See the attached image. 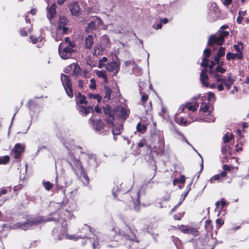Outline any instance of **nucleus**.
<instances>
[{
	"label": "nucleus",
	"instance_id": "nucleus-17",
	"mask_svg": "<svg viewBox=\"0 0 249 249\" xmlns=\"http://www.w3.org/2000/svg\"><path fill=\"white\" fill-rule=\"evenodd\" d=\"M200 79L204 87L208 88L209 86L208 81L209 80V77L207 74V69H203L201 70Z\"/></svg>",
	"mask_w": 249,
	"mask_h": 249
},
{
	"label": "nucleus",
	"instance_id": "nucleus-22",
	"mask_svg": "<svg viewBox=\"0 0 249 249\" xmlns=\"http://www.w3.org/2000/svg\"><path fill=\"white\" fill-rule=\"evenodd\" d=\"M48 18L52 19L56 15L55 4L53 3L51 6L48 8Z\"/></svg>",
	"mask_w": 249,
	"mask_h": 249
},
{
	"label": "nucleus",
	"instance_id": "nucleus-49",
	"mask_svg": "<svg viewBox=\"0 0 249 249\" xmlns=\"http://www.w3.org/2000/svg\"><path fill=\"white\" fill-rule=\"evenodd\" d=\"M208 100L210 101H214L216 100L215 96L213 92L210 91L208 92Z\"/></svg>",
	"mask_w": 249,
	"mask_h": 249
},
{
	"label": "nucleus",
	"instance_id": "nucleus-61",
	"mask_svg": "<svg viewBox=\"0 0 249 249\" xmlns=\"http://www.w3.org/2000/svg\"><path fill=\"white\" fill-rule=\"evenodd\" d=\"M148 99V95L146 94H142L141 100L143 103H145Z\"/></svg>",
	"mask_w": 249,
	"mask_h": 249
},
{
	"label": "nucleus",
	"instance_id": "nucleus-45",
	"mask_svg": "<svg viewBox=\"0 0 249 249\" xmlns=\"http://www.w3.org/2000/svg\"><path fill=\"white\" fill-rule=\"evenodd\" d=\"M43 185L47 191H50L53 187V184L49 181L43 182Z\"/></svg>",
	"mask_w": 249,
	"mask_h": 249
},
{
	"label": "nucleus",
	"instance_id": "nucleus-43",
	"mask_svg": "<svg viewBox=\"0 0 249 249\" xmlns=\"http://www.w3.org/2000/svg\"><path fill=\"white\" fill-rule=\"evenodd\" d=\"M144 146H146V147L150 148V146L147 143L146 140L143 138L138 143L137 147L138 148H141L143 147Z\"/></svg>",
	"mask_w": 249,
	"mask_h": 249
},
{
	"label": "nucleus",
	"instance_id": "nucleus-21",
	"mask_svg": "<svg viewBox=\"0 0 249 249\" xmlns=\"http://www.w3.org/2000/svg\"><path fill=\"white\" fill-rule=\"evenodd\" d=\"M243 53H232L230 52L227 53L226 54V59L228 60H234L236 59L241 60L243 59Z\"/></svg>",
	"mask_w": 249,
	"mask_h": 249
},
{
	"label": "nucleus",
	"instance_id": "nucleus-55",
	"mask_svg": "<svg viewBox=\"0 0 249 249\" xmlns=\"http://www.w3.org/2000/svg\"><path fill=\"white\" fill-rule=\"evenodd\" d=\"M225 53V48L221 47L219 49V50H218V52L217 53L216 55H218L220 57H222V56L224 55Z\"/></svg>",
	"mask_w": 249,
	"mask_h": 249
},
{
	"label": "nucleus",
	"instance_id": "nucleus-2",
	"mask_svg": "<svg viewBox=\"0 0 249 249\" xmlns=\"http://www.w3.org/2000/svg\"><path fill=\"white\" fill-rule=\"evenodd\" d=\"M128 228L130 229L129 227ZM124 237L131 241L128 249H145L146 247L144 242L137 239L135 234L130 229L129 233L124 234Z\"/></svg>",
	"mask_w": 249,
	"mask_h": 249
},
{
	"label": "nucleus",
	"instance_id": "nucleus-13",
	"mask_svg": "<svg viewBox=\"0 0 249 249\" xmlns=\"http://www.w3.org/2000/svg\"><path fill=\"white\" fill-rule=\"evenodd\" d=\"M198 107V104H192L191 103H186L185 105L182 106L178 110L179 113L186 112V111H195Z\"/></svg>",
	"mask_w": 249,
	"mask_h": 249
},
{
	"label": "nucleus",
	"instance_id": "nucleus-15",
	"mask_svg": "<svg viewBox=\"0 0 249 249\" xmlns=\"http://www.w3.org/2000/svg\"><path fill=\"white\" fill-rule=\"evenodd\" d=\"M79 113L84 117L87 116L90 112L93 111V106L78 105L77 107Z\"/></svg>",
	"mask_w": 249,
	"mask_h": 249
},
{
	"label": "nucleus",
	"instance_id": "nucleus-16",
	"mask_svg": "<svg viewBox=\"0 0 249 249\" xmlns=\"http://www.w3.org/2000/svg\"><path fill=\"white\" fill-rule=\"evenodd\" d=\"M224 43L222 42L220 38L216 35H211L208 39L207 44L209 46H213L214 45H221Z\"/></svg>",
	"mask_w": 249,
	"mask_h": 249
},
{
	"label": "nucleus",
	"instance_id": "nucleus-53",
	"mask_svg": "<svg viewBox=\"0 0 249 249\" xmlns=\"http://www.w3.org/2000/svg\"><path fill=\"white\" fill-rule=\"evenodd\" d=\"M89 88L92 89H95L96 88V80L94 78H91L90 80Z\"/></svg>",
	"mask_w": 249,
	"mask_h": 249
},
{
	"label": "nucleus",
	"instance_id": "nucleus-25",
	"mask_svg": "<svg viewBox=\"0 0 249 249\" xmlns=\"http://www.w3.org/2000/svg\"><path fill=\"white\" fill-rule=\"evenodd\" d=\"M210 76L216 78L217 82H225L226 81V78L223 75H220L216 72H213L212 71H209Z\"/></svg>",
	"mask_w": 249,
	"mask_h": 249
},
{
	"label": "nucleus",
	"instance_id": "nucleus-35",
	"mask_svg": "<svg viewBox=\"0 0 249 249\" xmlns=\"http://www.w3.org/2000/svg\"><path fill=\"white\" fill-rule=\"evenodd\" d=\"M234 139V135L232 133L227 132L223 138V142L225 143H229L231 140Z\"/></svg>",
	"mask_w": 249,
	"mask_h": 249
},
{
	"label": "nucleus",
	"instance_id": "nucleus-58",
	"mask_svg": "<svg viewBox=\"0 0 249 249\" xmlns=\"http://www.w3.org/2000/svg\"><path fill=\"white\" fill-rule=\"evenodd\" d=\"M222 168L223 169V171L222 172H225V173H227V172L231 171V167L228 165V164H224L223 165Z\"/></svg>",
	"mask_w": 249,
	"mask_h": 249
},
{
	"label": "nucleus",
	"instance_id": "nucleus-24",
	"mask_svg": "<svg viewBox=\"0 0 249 249\" xmlns=\"http://www.w3.org/2000/svg\"><path fill=\"white\" fill-rule=\"evenodd\" d=\"M76 98H77V101H76L77 106L82 104L87 105L88 101L86 100V97L85 95H82L81 92H79L78 93V95Z\"/></svg>",
	"mask_w": 249,
	"mask_h": 249
},
{
	"label": "nucleus",
	"instance_id": "nucleus-40",
	"mask_svg": "<svg viewBox=\"0 0 249 249\" xmlns=\"http://www.w3.org/2000/svg\"><path fill=\"white\" fill-rule=\"evenodd\" d=\"M209 71H212L213 72H216L217 73H220L222 74L226 71V69L221 66L220 65H217L214 70H210Z\"/></svg>",
	"mask_w": 249,
	"mask_h": 249
},
{
	"label": "nucleus",
	"instance_id": "nucleus-30",
	"mask_svg": "<svg viewBox=\"0 0 249 249\" xmlns=\"http://www.w3.org/2000/svg\"><path fill=\"white\" fill-rule=\"evenodd\" d=\"M90 19H92L97 28H100L103 25V22L102 19L97 16H92L90 17Z\"/></svg>",
	"mask_w": 249,
	"mask_h": 249
},
{
	"label": "nucleus",
	"instance_id": "nucleus-12",
	"mask_svg": "<svg viewBox=\"0 0 249 249\" xmlns=\"http://www.w3.org/2000/svg\"><path fill=\"white\" fill-rule=\"evenodd\" d=\"M105 67L108 71L113 72L114 75L118 73L120 70L119 64L115 61L107 63Z\"/></svg>",
	"mask_w": 249,
	"mask_h": 249
},
{
	"label": "nucleus",
	"instance_id": "nucleus-34",
	"mask_svg": "<svg viewBox=\"0 0 249 249\" xmlns=\"http://www.w3.org/2000/svg\"><path fill=\"white\" fill-rule=\"evenodd\" d=\"M104 89H105V96L104 98L105 99H107V100H110L111 99V96L112 94V90L111 89H110L108 86H104Z\"/></svg>",
	"mask_w": 249,
	"mask_h": 249
},
{
	"label": "nucleus",
	"instance_id": "nucleus-19",
	"mask_svg": "<svg viewBox=\"0 0 249 249\" xmlns=\"http://www.w3.org/2000/svg\"><path fill=\"white\" fill-rule=\"evenodd\" d=\"M227 173L221 172L220 174L213 176L209 180L211 183H214L215 181L221 182L226 177Z\"/></svg>",
	"mask_w": 249,
	"mask_h": 249
},
{
	"label": "nucleus",
	"instance_id": "nucleus-57",
	"mask_svg": "<svg viewBox=\"0 0 249 249\" xmlns=\"http://www.w3.org/2000/svg\"><path fill=\"white\" fill-rule=\"evenodd\" d=\"M241 13H242V11L240 10L238 12L239 15L237 17V19H236V21L238 24H241L243 19V18L241 16Z\"/></svg>",
	"mask_w": 249,
	"mask_h": 249
},
{
	"label": "nucleus",
	"instance_id": "nucleus-37",
	"mask_svg": "<svg viewBox=\"0 0 249 249\" xmlns=\"http://www.w3.org/2000/svg\"><path fill=\"white\" fill-rule=\"evenodd\" d=\"M218 37L220 38V39H221L223 43L225 41V38L227 37L229 35V33L228 31L221 30H219L218 31Z\"/></svg>",
	"mask_w": 249,
	"mask_h": 249
},
{
	"label": "nucleus",
	"instance_id": "nucleus-59",
	"mask_svg": "<svg viewBox=\"0 0 249 249\" xmlns=\"http://www.w3.org/2000/svg\"><path fill=\"white\" fill-rule=\"evenodd\" d=\"M19 34L21 36H28V33L24 28L20 30Z\"/></svg>",
	"mask_w": 249,
	"mask_h": 249
},
{
	"label": "nucleus",
	"instance_id": "nucleus-41",
	"mask_svg": "<svg viewBox=\"0 0 249 249\" xmlns=\"http://www.w3.org/2000/svg\"><path fill=\"white\" fill-rule=\"evenodd\" d=\"M10 161V157L8 155L0 157V164H6Z\"/></svg>",
	"mask_w": 249,
	"mask_h": 249
},
{
	"label": "nucleus",
	"instance_id": "nucleus-7",
	"mask_svg": "<svg viewBox=\"0 0 249 249\" xmlns=\"http://www.w3.org/2000/svg\"><path fill=\"white\" fill-rule=\"evenodd\" d=\"M58 52L60 57L64 59L70 58L74 50L65 44V43H61L58 46Z\"/></svg>",
	"mask_w": 249,
	"mask_h": 249
},
{
	"label": "nucleus",
	"instance_id": "nucleus-6",
	"mask_svg": "<svg viewBox=\"0 0 249 249\" xmlns=\"http://www.w3.org/2000/svg\"><path fill=\"white\" fill-rule=\"evenodd\" d=\"M69 163L76 174L77 172L84 173V168L81 162L73 154H70Z\"/></svg>",
	"mask_w": 249,
	"mask_h": 249
},
{
	"label": "nucleus",
	"instance_id": "nucleus-42",
	"mask_svg": "<svg viewBox=\"0 0 249 249\" xmlns=\"http://www.w3.org/2000/svg\"><path fill=\"white\" fill-rule=\"evenodd\" d=\"M233 47L238 53H243L242 50L243 49V44L241 42H239L237 44L234 45Z\"/></svg>",
	"mask_w": 249,
	"mask_h": 249
},
{
	"label": "nucleus",
	"instance_id": "nucleus-39",
	"mask_svg": "<svg viewBox=\"0 0 249 249\" xmlns=\"http://www.w3.org/2000/svg\"><path fill=\"white\" fill-rule=\"evenodd\" d=\"M96 75L99 77H102L104 79V82L105 83H107V76L106 75V72L105 71H97L96 72Z\"/></svg>",
	"mask_w": 249,
	"mask_h": 249
},
{
	"label": "nucleus",
	"instance_id": "nucleus-50",
	"mask_svg": "<svg viewBox=\"0 0 249 249\" xmlns=\"http://www.w3.org/2000/svg\"><path fill=\"white\" fill-rule=\"evenodd\" d=\"M215 223L217 229H219L224 224V221L221 218H217L215 221Z\"/></svg>",
	"mask_w": 249,
	"mask_h": 249
},
{
	"label": "nucleus",
	"instance_id": "nucleus-51",
	"mask_svg": "<svg viewBox=\"0 0 249 249\" xmlns=\"http://www.w3.org/2000/svg\"><path fill=\"white\" fill-rule=\"evenodd\" d=\"M107 61V57L104 56L102 59H100L99 61V68H101L106 65L104 64Z\"/></svg>",
	"mask_w": 249,
	"mask_h": 249
},
{
	"label": "nucleus",
	"instance_id": "nucleus-47",
	"mask_svg": "<svg viewBox=\"0 0 249 249\" xmlns=\"http://www.w3.org/2000/svg\"><path fill=\"white\" fill-rule=\"evenodd\" d=\"M89 98L96 99L98 102H100L102 99V97L99 94H92L89 93Z\"/></svg>",
	"mask_w": 249,
	"mask_h": 249
},
{
	"label": "nucleus",
	"instance_id": "nucleus-1",
	"mask_svg": "<svg viewBox=\"0 0 249 249\" xmlns=\"http://www.w3.org/2000/svg\"><path fill=\"white\" fill-rule=\"evenodd\" d=\"M57 214L60 215V217L55 220V218L46 219L44 216H39L34 218H30L28 219L25 222L23 223L17 222L13 225V229H20L24 231H26L29 229L30 227L35 226L38 225L41 223H45L49 221L54 220L55 221L59 222L60 219L63 220L65 222L67 218H68L71 215V212L65 210H63L60 212H55L54 214Z\"/></svg>",
	"mask_w": 249,
	"mask_h": 249
},
{
	"label": "nucleus",
	"instance_id": "nucleus-63",
	"mask_svg": "<svg viewBox=\"0 0 249 249\" xmlns=\"http://www.w3.org/2000/svg\"><path fill=\"white\" fill-rule=\"evenodd\" d=\"M220 57L218 55H216L214 56V62L217 64V65H220Z\"/></svg>",
	"mask_w": 249,
	"mask_h": 249
},
{
	"label": "nucleus",
	"instance_id": "nucleus-62",
	"mask_svg": "<svg viewBox=\"0 0 249 249\" xmlns=\"http://www.w3.org/2000/svg\"><path fill=\"white\" fill-rule=\"evenodd\" d=\"M220 205H221L220 209H222L226 205V201H225L224 198H222L220 199Z\"/></svg>",
	"mask_w": 249,
	"mask_h": 249
},
{
	"label": "nucleus",
	"instance_id": "nucleus-31",
	"mask_svg": "<svg viewBox=\"0 0 249 249\" xmlns=\"http://www.w3.org/2000/svg\"><path fill=\"white\" fill-rule=\"evenodd\" d=\"M213 228V227L212 223V220L210 219L206 220L204 224V228L207 232H212Z\"/></svg>",
	"mask_w": 249,
	"mask_h": 249
},
{
	"label": "nucleus",
	"instance_id": "nucleus-46",
	"mask_svg": "<svg viewBox=\"0 0 249 249\" xmlns=\"http://www.w3.org/2000/svg\"><path fill=\"white\" fill-rule=\"evenodd\" d=\"M69 22L68 19L64 16L60 17L58 26H66Z\"/></svg>",
	"mask_w": 249,
	"mask_h": 249
},
{
	"label": "nucleus",
	"instance_id": "nucleus-33",
	"mask_svg": "<svg viewBox=\"0 0 249 249\" xmlns=\"http://www.w3.org/2000/svg\"><path fill=\"white\" fill-rule=\"evenodd\" d=\"M136 129L138 132L144 133L146 132L147 127L146 125L142 124L141 122H139L136 125Z\"/></svg>",
	"mask_w": 249,
	"mask_h": 249
},
{
	"label": "nucleus",
	"instance_id": "nucleus-60",
	"mask_svg": "<svg viewBox=\"0 0 249 249\" xmlns=\"http://www.w3.org/2000/svg\"><path fill=\"white\" fill-rule=\"evenodd\" d=\"M230 148V147L229 145H225L224 146L222 147L221 149V152L223 154H225L227 152L228 150Z\"/></svg>",
	"mask_w": 249,
	"mask_h": 249
},
{
	"label": "nucleus",
	"instance_id": "nucleus-5",
	"mask_svg": "<svg viewBox=\"0 0 249 249\" xmlns=\"http://www.w3.org/2000/svg\"><path fill=\"white\" fill-rule=\"evenodd\" d=\"M61 80L67 95L70 98H72L73 91L71 77L69 75L61 73Z\"/></svg>",
	"mask_w": 249,
	"mask_h": 249
},
{
	"label": "nucleus",
	"instance_id": "nucleus-20",
	"mask_svg": "<svg viewBox=\"0 0 249 249\" xmlns=\"http://www.w3.org/2000/svg\"><path fill=\"white\" fill-rule=\"evenodd\" d=\"M179 114L180 113H179V111H178V113L176 115L175 117V122L180 125H188L190 124V123H188L187 120L184 119L183 116H180Z\"/></svg>",
	"mask_w": 249,
	"mask_h": 249
},
{
	"label": "nucleus",
	"instance_id": "nucleus-9",
	"mask_svg": "<svg viewBox=\"0 0 249 249\" xmlns=\"http://www.w3.org/2000/svg\"><path fill=\"white\" fill-rule=\"evenodd\" d=\"M128 194L131 196L135 209L139 210L140 205L141 190L139 189H132L128 192Z\"/></svg>",
	"mask_w": 249,
	"mask_h": 249
},
{
	"label": "nucleus",
	"instance_id": "nucleus-48",
	"mask_svg": "<svg viewBox=\"0 0 249 249\" xmlns=\"http://www.w3.org/2000/svg\"><path fill=\"white\" fill-rule=\"evenodd\" d=\"M209 60V58H206L203 57L202 58V62L200 64L201 67H203L204 69H207L208 66Z\"/></svg>",
	"mask_w": 249,
	"mask_h": 249
},
{
	"label": "nucleus",
	"instance_id": "nucleus-4",
	"mask_svg": "<svg viewBox=\"0 0 249 249\" xmlns=\"http://www.w3.org/2000/svg\"><path fill=\"white\" fill-rule=\"evenodd\" d=\"M103 110L107 117L105 120L106 122L108 124L114 125V121L116 118V107L112 108L110 105L107 104L103 107Z\"/></svg>",
	"mask_w": 249,
	"mask_h": 249
},
{
	"label": "nucleus",
	"instance_id": "nucleus-8",
	"mask_svg": "<svg viewBox=\"0 0 249 249\" xmlns=\"http://www.w3.org/2000/svg\"><path fill=\"white\" fill-rule=\"evenodd\" d=\"M89 121L91 122L92 126L96 132L100 134H105L104 128L106 124L101 119H96L90 118Z\"/></svg>",
	"mask_w": 249,
	"mask_h": 249
},
{
	"label": "nucleus",
	"instance_id": "nucleus-64",
	"mask_svg": "<svg viewBox=\"0 0 249 249\" xmlns=\"http://www.w3.org/2000/svg\"><path fill=\"white\" fill-rule=\"evenodd\" d=\"M173 218L175 220H180L182 218V216L180 214H175L173 215Z\"/></svg>",
	"mask_w": 249,
	"mask_h": 249
},
{
	"label": "nucleus",
	"instance_id": "nucleus-56",
	"mask_svg": "<svg viewBox=\"0 0 249 249\" xmlns=\"http://www.w3.org/2000/svg\"><path fill=\"white\" fill-rule=\"evenodd\" d=\"M57 30H62L63 34H66L68 28L66 26H58Z\"/></svg>",
	"mask_w": 249,
	"mask_h": 249
},
{
	"label": "nucleus",
	"instance_id": "nucleus-29",
	"mask_svg": "<svg viewBox=\"0 0 249 249\" xmlns=\"http://www.w3.org/2000/svg\"><path fill=\"white\" fill-rule=\"evenodd\" d=\"M104 49L101 45H96L94 49V52H93V55H100L103 54Z\"/></svg>",
	"mask_w": 249,
	"mask_h": 249
},
{
	"label": "nucleus",
	"instance_id": "nucleus-18",
	"mask_svg": "<svg viewBox=\"0 0 249 249\" xmlns=\"http://www.w3.org/2000/svg\"><path fill=\"white\" fill-rule=\"evenodd\" d=\"M213 110V106L209 101L207 103H202L199 109L200 111H202L203 113H208V114H210Z\"/></svg>",
	"mask_w": 249,
	"mask_h": 249
},
{
	"label": "nucleus",
	"instance_id": "nucleus-26",
	"mask_svg": "<svg viewBox=\"0 0 249 249\" xmlns=\"http://www.w3.org/2000/svg\"><path fill=\"white\" fill-rule=\"evenodd\" d=\"M73 66L72 75L74 76H78L81 74V69L77 63H74L71 65Z\"/></svg>",
	"mask_w": 249,
	"mask_h": 249
},
{
	"label": "nucleus",
	"instance_id": "nucleus-38",
	"mask_svg": "<svg viewBox=\"0 0 249 249\" xmlns=\"http://www.w3.org/2000/svg\"><path fill=\"white\" fill-rule=\"evenodd\" d=\"M188 234H191L194 237H197L199 236L200 232L196 228H195L193 227H190Z\"/></svg>",
	"mask_w": 249,
	"mask_h": 249
},
{
	"label": "nucleus",
	"instance_id": "nucleus-28",
	"mask_svg": "<svg viewBox=\"0 0 249 249\" xmlns=\"http://www.w3.org/2000/svg\"><path fill=\"white\" fill-rule=\"evenodd\" d=\"M97 29V27H96L93 19H90V22L88 24L87 26L85 29V32L87 33H89L91 32L92 31L96 30Z\"/></svg>",
	"mask_w": 249,
	"mask_h": 249
},
{
	"label": "nucleus",
	"instance_id": "nucleus-14",
	"mask_svg": "<svg viewBox=\"0 0 249 249\" xmlns=\"http://www.w3.org/2000/svg\"><path fill=\"white\" fill-rule=\"evenodd\" d=\"M69 8L72 15L78 17L81 14V9L77 2H73L69 4Z\"/></svg>",
	"mask_w": 249,
	"mask_h": 249
},
{
	"label": "nucleus",
	"instance_id": "nucleus-32",
	"mask_svg": "<svg viewBox=\"0 0 249 249\" xmlns=\"http://www.w3.org/2000/svg\"><path fill=\"white\" fill-rule=\"evenodd\" d=\"M186 181L185 176L183 175H181L179 178H176L173 181V184L174 186L176 185L178 183H181L184 184Z\"/></svg>",
	"mask_w": 249,
	"mask_h": 249
},
{
	"label": "nucleus",
	"instance_id": "nucleus-44",
	"mask_svg": "<svg viewBox=\"0 0 249 249\" xmlns=\"http://www.w3.org/2000/svg\"><path fill=\"white\" fill-rule=\"evenodd\" d=\"M123 126L122 125H120L119 127H115L112 130V133L113 135H120L123 129Z\"/></svg>",
	"mask_w": 249,
	"mask_h": 249
},
{
	"label": "nucleus",
	"instance_id": "nucleus-11",
	"mask_svg": "<svg viewBox=\"0 0 249 249\" xmlns=\"http://www.w3.org/2000/svg\"><path fill=\"white\" fill-rule=\"evenodd\" d=\"M24 150L25 147L24 145L19 143L16 144L12 151L14 153V158L16 160H18V161H20L21 155Z\"/></svg>",
	"mask_w": 249,
	"mask_h": 249
},
{
	"label": "nucleus",
	"instance_id": "nucleus-3",
	"mask_svg": "<svg viewBox=\"0 0 249 249\" xmlns=\"http://www.w3.org/2000/svg\"><path fill=\"white\" fill-rule=\"evenodd\" d=\"M52 234L54 240L56 241L62 240L64 238L72 239L71 237H69L68 234L67 224L65 223L64 224V222L62 223L61 226L54 228L52 231Z\"/></svg>",
	"mask_w": 249,
	"mask_h": 249
},
{
	"label": "nucleus",
	"instance_id": "nucleus-36",
	"mask_svg": "<svg viewBox=\"0 0 249 249\" xmlns=\"http://www.w3.org/2000/svg\"><path fill=\"white\" fill-rule=\"evenodd\" d=\"M176 229H178L181 232L184 234L189 233V227H187L185 225H178V227H175Z\"/></svg>",
	"mask_w": 249,
	"mask_h": 249
},
{
	"label": "nucleus",
	"instance_id": "nucleus-27",
	"mask_svg": "<svg viewBox=\"0 0 249 249\" xmlns=\"http://www.w3.org/2000/svg\"><path fill=\"white\" fill-rule=\"evenodd\" d=\"M234 81V79L232 78V74L229 73L228 75V78L224 83V85L227 90H229L231 88V86L233 84Z\"/></svg>",
	"mask_w": 249,
	"mask_h": 249
},
{
	"label": "nucleus",
	"instance_id": "nucleus-54",
	"mask_svg": "<svg viewBox=\"0 0 249 249\" xmlns=\"http://www.w3.org/2000/svg\"><path fill=\"white\" fill-rule=\"evenodd\" d=\"M29 39H30V42H31L34 44H36L38 42L39 39L37 36L34 35H31L29 36Z\"/></svg>",
	"mask_w": 249,
	"mask_h": 249
},
{
	"label": "nucleus",
	"instance_id": "nucleus-10",
	"mask_svg": "<svg viewBox=\"0 0 249 249\" xmlns=\"http://www.w3.org/2000/svg\"><path fill=\"white\" fill-rule=\"evenodd\" d=\"M130 114V110L122 106L116 107V117L121 120H125Z\"/></svg>",
	"mask_w": 249,
	"mask_h": 249
},
{
	"label": "nucleus",
	"instance_id": "nucleus-52",
	"mask_svg": "<svg viewBox=\"0 0 249 249\" xmlns=\"http://www.w3.org/2000/svg\"><path fill=\"white\" fill-rule=\"evenodd\" d=\"M212 54V51L210 49L206 48L203 52V57L206 58H209Z\"/></svg>",
	"mask_w": 249,
	"mask_h": 249
},
{
	"label": "nucleus",
	"instance_id": "nucleus-23",
	"mask_svg": "<svg viewBox=\"0 0 249 249\" xmlns=\"http://www.w3.org/2000/svg\"><path fill=\"white\" fill-rule=\"evenodd\" d=\"M93 36L92 35H89L85 38V47L87 49H90L93 44Z\"/></svg>",
	"mask_w": 249,
	"mask_h": 249
}]
</instances>
